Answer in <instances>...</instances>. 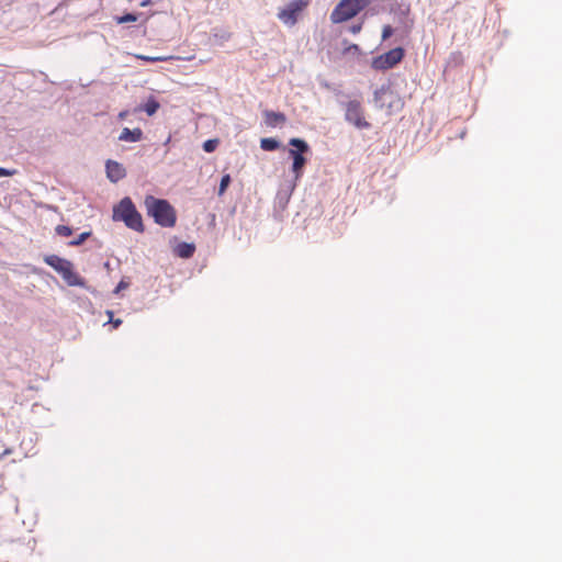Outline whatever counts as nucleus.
<instances>
[{
    "mask_svg": "<svg viewBox=\"0 0 562 562\" xmlns=\"http://www.w3.org/2000/svg\"><path fill=\"white\" fill-rule=\"evenodd\" d=\"M346 120L353 124L357 128H369L370 124L363 116L361 103L357 100L349 101L346 104Z\"/></svg>",
    "mask_w": 562,
    "mask_h": 562,
    "instance_id": "obj_8",
    "label": "nucleus"
},
{
    "mask_svg": "<svg viewBox=\"0 0 562 562\" xmlns=\"http://www.w3.org/2000/svg\"><path fill=\"white\" fill-rule=\"evenodd\" d=\"M128 288V282H125L124 280H121L120 283L116 285L114 293H119L124 289Z\"/></svg>",
    "mask_w": 562,
    "mask_h": 562,
    "instance_id": "obj_24",
    "label": "nucleus"
},
{
    "mask_svg": "<svg viewBox=\"0 0 562 562\" xmlns=\"http://www.w3.org/2000/svg\"><path fill=\"white\" fill-rule=\"evenodd\" d=\"M106 314L109 315L110 317V322L113 324V326L116 328L119 327L121 324H122V321L120 318L117 319H113V312L112 311H106Z\"/></svg>",
    "mask_w": 562,
    "mask_h": 562,
    "instance_id": "obj_23",
    "label": "nucleus"
},
{
    "mask_svg": "<svg viewBox=\"0 0 562 562\" xmlns=\"http://www.w3.org/2000/svg\"><path fill=\"white\" fill-rule=\"evenodd\" d=\"M127 115H128V111H126V110H125V111H121V112L119 113L117 117H119L120 120H125Z\"/></svg>",
    "mask_w": 562,
    "mask_h": 562,
    "instance_id": "obj_26",
    "label": "nucleus"
},
{
    "mask_svg": "<svg viewBox=\"0 0 562 562\" xmlns=\"http://www.w3.org/2000/svg\"><path fill=\"white\" fill-rule=\"evenodd\" d=\"M106 169V177L111 182H117L119 180L123 179L126 176V170L117 161L114 160H108L105 164Z\"/></svg>",
    "mask_w": 562,
    "mask_h": 562,
    "instance_id": "obj_9",
    "label": "nucleus"
},
{
    "mask_svg": "<svg viewBox=\"0 0 562 562\" xmlns=\"http://www.w3.org/2000/svg\"><path fill=\"white\" fill-rule=\"evenodd\" d=\"M217 145H218V139H216V138L207 139L203 143V149L206 153H212L216 149Z\"/></svg>",
    "mask_w": 562,
    "mask_h": 562,
    "instance_id": "obj_17",
    "label": "nucleus"
},
{
    "mask_svg": "<svg viewBox=\"0 0 562 562\" xmlns=\"http://www.w3.org/2000/svg\"><path fill=\"white\" fill-rule=\"evenodd\" d=\"M149 2H150L149 0H144V1L140 3V5H142V7H146L147 4H149Z\"/></svg>",
    "mask_w": 562,
    "mask_h": 562,
    "instance_id": "obj_29",
    "label": "nucleus"
},
{
    "mask_svg": "<svg viewBox=\"0 0 562 562\" xmlns=\"http://www.w3.org/2000/svg\"><path fill=\"white\" fill-rule=\"evenodd\" d=\"M15 173H16L15 169H7V168L0 167V177H11V176H14Z\"/></svg>",
    "mask_w": 562,
    "mask_h": 562,
    "instance_id": "obj_22",
    "label": "nucleus"
},
{
    "mask_svg": "<svg viewBox=\"0 0 562 562\" xmlns=\"http://www.w3.org/2000/svg\"><path fill=\"white\" fill-rule=\"evenodd\" d=\"M138 59L146 60V61H164L168 59H173V56H146V55H136ZM179 59V57H176Z\"/></svg>",
    "mask_w": 562,
    "mask_h": 562,
    "instance_id": "obj_15",
    "label": "nucleus"
},
{
    "mask_svg": "<svg viewBox=\"0 0 562 562\" xmlns=\"http://www.w3.org/2000/svg\"><path fill=\"white\" fill-rule=\"evenodd\" d=\"M260 146L263 150H276L279 148V142L274 138H262Z\"/></svg>",
    "mask_w": 562,
    "mask_h": 562,
    "instance_id": "obj_13",
    "label": "nucleus"
},
{
    "mask_svg": "<svg viewBox=\"0 0 562 562\" xmlns=\"http://www.w3.org/2000/svg\"><path fill=\"white\" fill-rule=\"evenodd\" d=\"M308 4L310 0H292L279 10L278 18L283 24L293 26Z\"/></svg>",
    "mask_w": 562,
    "mask_h": 562,
    "instance_id": "obj_6",
    "label": "nucleus"
},
{
    "mask_svg": "<svg viewBox=\"0 0 562 562\" xmlns=\"http://www.w3.org/2000/svg\"><path fill=\"white\" fill-rule=\"evenodd\" d=\"M137 20V16L133 13H127L121 18H119V23H128V22H135Z\"/></svg>",
    "mask_w": 562,
    "mask_h": 562,
    "instance_id": "obj_21",
    "label": "nucleus"
},
{
    "mask_svg": "<svg viewBox=\"0 0 562 562\" xmlns=\"http://www.w3.org/2000/svg\"><path fill=\"white\" fill-rule=\"evenodd\" d=\"M113 221H122L124 224L136 232H144L142 215L136 210L132 200L126 196L113 209Z\"/></svg>",
    "mask_w": 562,
    "mask_h": 562,
    "instance_id": "obj_2",
    "label": "nucleus"
},
{
    "mask_svg": "<svg viewBox=\"0 0 562 562\" xmlns=\"http://www.w3.org/2000/svg\"><path fill=\"white\" fill-rule=\"evenodd\" d=\"M91 235V232L81 233L76 239L69 241V246H80L82 245Z\"/></svg>",
    "mask_w": 562,
    "mask_h": 562,
    "instance_id": "obj_16",
    "label": "nucleus"
},
{
    "mask_svg": "<svg viewBox=\"0 0 562 562\" xmlns=\"http://www.w3.org/2000/svg\"><path fill=\"white\" fill-rule=\"evenodd\" d=\"M12 453V449L8 448L5 449L2 454L0 456V458L4 457V456H8V454H11Z\"/></svg>",
    "mask_w": 562,
    "mask_h": 562,
    "instance_id": "obj_27",
    "label": "nucleus"
},
{
    "mask_svg": "<svg viewBox=\"0 0 562 562\" xmlns=\"http://www.w3.org/2000/svg\"><path fill=\"white\" fill-rule=\"evenodd\" d=\"M362 30V23L353 24L350 26L349 31L352 34H358Z\"/></svg>",
    "mask_w": 562,
    "mask_h": 562,
    "instance_id": "obj_25",
    "label": "nucleus"
},
{
    "mask_svg": "<svg viewBox=\"0 0 562 562\" xmlns=\"http://www.w3.org/2000/svg\"><path fill=\"white\" fill-rule=\"evenodd\" d=\"M145 206L148 215L162 227H172L176 224V211L172 205L162 199H156L151 195L146 196Z\"/></svg>",
    "mask_w": 562,
    "mask_h": 562,
    "instance_id": "obj_1",
    "label": "nucleus"
},
{
    "mask_svg": "<svg viewBox=\"0 0 562 562\" xmlns=\"http://www.w3.org/2000/svg\"><path fill=\"white\" fill-rule=\"evenodd\" d=\"M359 49V46L357 44H352L350 45L347 50H358Z\"/></svg>",
    "mask_w": 562,
    "mask_h": 562,
    "instance_id": "obj_28",
    "label": "nucleus"
},
{
    "mask_svg": "<svg viewBox=\"0 0 562 562\" xmlns=\"http://www.w3.org/2000/svg\"><path fill=\"white\" fill-rule=\"evenodd\" d=\"M394 33V30L391 25H384L382 29V41H386Z\"/></svg>",
    "mask_w": 562,
    "mask_h": 562,
    "instance_id": "obj_20",
    "label": "nucleus"
},
{
    "mask_svg": "<svg viewBox=\"0 0 562 562\" xmlns=\"http://www.w3.org/2000/svg\"><path fill=\"white\" fill-rule=\"evenodd\" d=\"M231 182V177L228 175L224 176L221 180L218 194H223Z\"/></svg>",
    "mask_w": 562,
    "mask_h": 562,
    "instance_id": "obj_19",
    "label": "nucleus"
},
{
    "mask_svg": "<svg viewBox=\"0 0 562 562\" xmlns=\"http://www.w3.org/2000/svg\"><path fill=\"white\" fill-rule=\"evenodd\" d=\"M159 106V103L154 98H150L145 104L144 111L147 113V115L151 116L157 112Z\"/></svg>",
    "mask_w": 562,
    "mask_h": 562,
    "instance_id": "obj_14",
    "label": "nucleus"
},
{
    "mask_svg": "<svg viewBox=\"0 0 562 562\" xmlns=\"http://www.w3.org/2000/svg\"><path fill=\"white\" fill-rule=\"evenodd\" d=\"M285 115L280 112L268 111L265 113V122L268 126L276 127L285 122Z\"/></svg>",
    "mask_w": 562,
    "mask_h": 562,
    "instance_id": "obj_11",
    "label": "nucleus"
},
{
    "mask_svg": "<svg viewBox=\"0 0 562 562\" xmlns=\"http://www.w3.org/2000/svg\"><path fill=\"white\" fill-rule=\"evenodd\" d=\"M56 234L63 237H68L72 234V229L66 225H58L55 228Z\"/></svg>",
    "mask_w": 562,
    "mask_h": 562,
    "instance_id": "obj_18",
    "label": "nucleus"
},
{
    "mask_svg": "<svg viewBox=\"0 0 562 562\" xmlns=\"http://www.w3.org/2000/svg\"><path fill=\"white\" fill-rule=\"evenodd\" d=\"M44 261L52 267L55 271L61 274L64 281L69 286H83L85 280L80 278L74 271V265L71 261L61 258L57 255H47L44 257Z\"/></svg>",
    "mask_w": 562,
    "mask_h": 562,
    "instance_id": "obj_3",
    "label": "nucleus"
},
{
    "mask_svg": "<svg viewBox=\"0 0 562 562\" xmlns=\"http://www.w3.org/2000/svg\"><path fill=\"white\" fill-rule=\"evenodd\" d=\"M404 56V48L395 47L384 54L374 57L371 61V67L378 71H385L400 64L403 60Z\"/></svg>",
    "mask_w": 562,
    "mask_h": 562,
    "instance_id": "obj_7",
    "label": "nucleus"
},
{
    "mask_svg": "<svg viewBox=\"0 0 562 562\" xmlns=\"http://www.w3.org/2000/svg\"><path fill=\"white\" fill-rule=\"evenodd\" d=\"M372 0H340L330 13V21L334 24L351 20L364 10Z\"/></svg>",
    "mask_w": 562,
    "mask_h": 562,
    "instance_id": "obj_4",
    "label": "nucleus"
},
{
    "mask_svg": "<svg viewBox=\"0 0 562 562\" xmlns=\"http://www.w3.org/2000/svg\"><path fill=\"white\" fill-rule=\"evenodd\" d=\"M195 247L193 244L181 243L177 246V254L181 258H190L193 256Z\"/></svg>",
    "mask_w": 562,
    "mask_h": 562,
    "instance_id": "obj_12",
    "label": "nucleus"
},
{
    "mask_svg": "<svg viewBox=\"0 0 562 562\" xmlns=\"http://www.w3.org/2000/svg\"><path fill=\"white\" fill-rule=\"evenodd\" d=\"M289 145L294 147L289 150V155L293 159L292 172L294 173L295 180H299L303 176V170L307 161L303 155L310 151V146L301 138H291Z\"/></svg>",
    "mask_w": 562,
    "mask_h": 562,
    "instance_id": "obj_5",
    "label": "nucleus"
},
{
    "mask_svg": "<svg viewBox=\"0 0 562 562\" xmlns=\"http://www.w3.org/2000/svg\"><path fill=\"white\" fill-rule=\"evenodd\" d=\"M119 139L122 142L136 143L143 139V131L138 127L130 130L124 127L121 132Z\"/></svg>",
    "mask_w": 562,
    "mask_h": 562,
    "instance_id": "obj_10",
    "label": "nucleus"
}]
</instances>
